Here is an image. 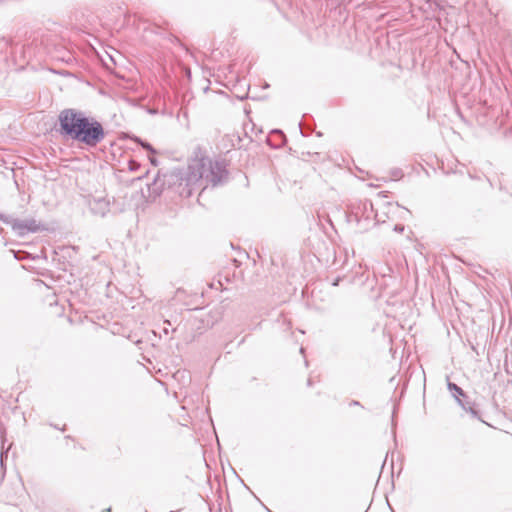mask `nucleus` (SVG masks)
I'll return each mask as SVG.
<instances>
[{
	"mask_svg": "<svg viewBox=\"0 0 512 512\" xmlns=\"http://www.w3.org/2000/svg\"><path fill=\"white\" fill-rule=\"evenodd\" d=\"M150 161H151V163H152L153 165H155V166L157 165V162H156V159H155V158H150Z\"/></svg>",
	"mask_w": 512,
	"mask_h": 512,
	"instance_id": "nucleus-9",
	"label": "nucleus"
},
{
	"mask_svg": "<svg viewBox=\"0 0 512 512\" xmlns=\"http://www.w3.org/2000/svg\"><path fill=\"white\" fill-rule=\"evenodd\" d=\"M471 411V413H473L474 415L476 414V411H474L472 408L469 409Z\"/></svg>",
	"mask_w": 512,
	"mask_h": 512,
	"instance_id": "nucleus-12",
	"label": "nucleus"
},
{
	"mask_svg": "<svg viewBox=\"0 0 512 512\" xmlns=\"http://www.w3.org/2000/svg\"><path fill=\"white\" fill-rule=\"evenodd\" d=\"M395 230L402 232V231L404 230V227H399V228H398V226H396V227H395Z\"/></svg>",
	"mask_w": 512,
	"mask_h": 512,
	"instance_id": "nucleus-10",
	"label": "nucleus"
},
{
	"mask_svg": "<svg viewBox=\"0 0 512 512\" xmlns=\"http://www.w3.org/2000/svg\"><path fill=\"white\" fill-rule=\"evenodd\" d=\"M338 282H339V278H337V279H336L332 284H333L334 286H337V285H338Z\"/></svg>",
	"mask_w": 512,
	"mask_h": 512,
	"instance_id": "nucleus-11",
	"label": "nucleus"
},
{
	"mask_svg": "<svg viewBox=\"0 0 512 512\" xmlns=\"http://www.w3.org/2000/svg\"><path fill=\"white\" fill-rule=\"evenodd\" d=\"M137 166H138V164L136 162H134V161L130 162V170H132V171L136 170Z\"/></svg>",
	"mask_w": 512,
	"mask_h": 512,
	"instance_id": "nucleus-8",
	"label": "nucleus"
},
{
	"mask_svg": "<svg viewBox=\"0 0 512 512\" xmlns=\"http://www.w3.org/2000/svg\"><path fill=\"white\" fill-rule=\"evenodd\" d=\"M448 389L454 394V396L456 397L459 405H461L463 409L467 410L465 404L459 398V396H464V391L462 390V388L457 386L455 383L449 382L448 383Z\"/></svg>",
	"mask_w": 512,
	"mask_h": 512,
	"instance_id": "nucleus-4",
	"label": "nucleus"
},
{
	"mask_svg": "<svg viewBox=\"0 0 512 512\" xmlns=\"http://www.w3.org/2000/svg\"><path fill=\"white\" fill-rule=\"evenodd\" d=\"M268 512H272V511L268 509Z\"/></svg>",
	"mask_w": 512,
	"mask_h": 512,
	"instance_id": "nucleus-16",
	"label": "nucleus"
},
{
	"mask_svg": "<svg viewBox=\"0 0 512 512\" xmlns=\"http://www.w3.org/2000/svg\"><path fill=\"white\" fill-rule=\"evenodd\" d=\"M0 219H1V220H4V221H6V220H5L4 218H3V216H0Z\"/></svg>",
	"mask_w": 512,
	"mask_h": 512,
	"instance_id": "nucleus-15",
	"label": "nucleus"
},
{
	"mask_svg": "<svg viewBox=\"0 0 512 512\" xmlns=\"http://www.w3.org/2000/svg\"><path fill=\"white\" fill-rule=\"evenodd\" d=\"M174 176L177 180L176 191L181 197L188 198L195 191L222 184L227 177V170L222 161L196 156L190 160L186 169L179 170Z\"/></svg>",
	"mask_w": 512,
	"mask_h": 512,
	"instance_id": "nucleus-1",
	"label": "nucleus"
},
{
	"mask_svg": "<svg viewBox=\"0 0 512 512\" xmlns=\"http://www.w3.org/2000/svg\"><path fill=\"white\" fill-rule=\"evenodd\" d=\"M104 512H111V509H110V508H108V509H106Z\"/></svg>",
	"mask_w": 512,
	"mask_h": 512,
	"instance_id": "nucleus-14",
	"label": "nucleus"
},
{
	"mask_svg": "<svg viewBox=\"0 0 512 512\" xmlns=\"http://www.w3.org/2000/svg\"><path fill=\"white\" fill-rule=\"evenodd\" d=\"M38 230V224L36 223L35 220H28V227H27V231L28 232H36Z\"/></svg>",
	"mask_w": 512,
	"mask_h": 512,
	"instance_id": "nucleus-7",
	"label": "nucleus"
},
{
	"mask_svg": "<svg viewBox=\"0 0 512 512\" xmlns=\"http://www.w3.org/2000/svg\"><path fill=\"white\" fill-rule=\"evenodd\" d=\"M61 135L90 147H95L105 138L100 122L86 117L83 112L65 109L59 114Z\"/></svg>",
	"mask_w": 512,
	"mask_h": 512,
	"instance_id": "nucleus-2",
	"label": "nucleus"
},
{
	"mask_svg": "<svg viewBox=\"0 0 512 512\" xmlns=\"http://www.w3.org/2000/svg\"><path fill=\"white\" fill-rule=\"evenodd\" d=\"M28 220L17 221L14 223L13 228L18 231L20 235H24L27 231Z\"/></svg>",
	"mask_w": 512,
	"mask_h": 512,
	"instance_id": "nucleus-5",
	"label": "nucleus"
},
{
	"mask_svg": "<svg viewBox=\"0 0 512 512\" xmlns=\"http://www.w3.org/2000/svg\"><path fill=\"white\" fill-rule=\"evenodd\" d=\"M90 209L93 214L104 217L110 211V201L106 198H95L90 202Z\"/></svg>",
	"mask_w": 512,
	"mask_h": 512,
	"instance_id": "nucleus-3",
	"label": "nucleus"
},
{
	"mask_svg": "<svg viewBox=\"0 0 512 512\" xmlns=\"http://www.w3.org/2000/svg\"><path fill=\"white\" fill-rule=\"evenodd\" d=\"M136 141L146 150L151 152L152 154L156 153L155 149L147 142H144L140 140L139 138L136 139Z\"/></svg>",
	"mask_w": 512,
	"mask_h": 512,
	"instance_id": "nucleus-6",
	"label": "nucleus"
},
{
	"mask_svg": "<svg viewBox=\"0 0 512 512\" xmlns=\"http://www.w3.org/2000/svg\"><path fill=\"white\" fill-rule=\"evenodd\" d=\"M172 512V511H171Z\"/></svg>",
	"mask_w": 512,
	"mask_h": 512,
	"instance_id": "nucleus-17",
	"label": "nucleus"
},
{
	"mask_svg": "<svg viewBox=\"0 0 512 512\" xmlns=\"http://www.w3.org/2000/svg\"><path fill=\"white\" fill-rule=\"evenodd\" d=\"M353 404H354V405H359V402L354 401V402H353Z\"/></svg>",
	"mask_w": 512,
	"mask_h": 512,
	"instance_id": "nucleus-13",
	"label": "nucleus"
}]
</instances>
